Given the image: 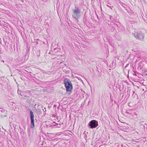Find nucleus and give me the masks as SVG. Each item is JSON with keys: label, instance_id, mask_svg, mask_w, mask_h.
<instances>
[{"label": "nucleus", "instance_id": "1", "mask_svg": "<svg viewBox=\"0 0 147 147\" xmlns=\"http://www.w3.org/2000/svg\"><path fill=\"white\" fill-rule=\"evenodd\" d=\"M73 17L76 20H78L81 16L80 9L78 7H76L74 9L72 10Z\"/></svg>", "mask_w": 147, "mask_h": 147}, {"label": "nucleus", "instance_id": "10", "mask_svg": "<svg viewBox=\"0 0 147 147\" xmlns=\"http://www.w3.org/2000/svg\"><path fill=\"white\" fill-rule=\"evenodd\" d=\"M107 6H108L109 7L108 5H107Z\"/></svg>", "mask_w": 147, "mask_h": 147}, {"label": "nucleus", "instance_id": "6", "mask_svg": "<svg viewBox=\"0 0 147 147\" xmlns=\"http://www.w3.org/2000/svg\"><path fill=\"white\" fill-rule=\"evenodd\" d=\"M30 117L31 119H34V115L33 113V112L32 111H30Z\"/></svg>", "mask_w": 147, "mask_h": 147}, {"label": "nucleus", "instance_id": "9", "mask_svg": "<svg viewBox=\"0 0 147 147\" xmlns=\"http://www.w3.org/2000/svg\"><path fill=\"white\" fill-rule=\"evenodd\" d=\"M44 109H46V108L45 107L44 108Z\"/></svg>", "mask_w": 147, "mask_h": 147}, {"label": "nucleus", "instance_id": "3", "mask_svg": "<svg viewBox=\"0 0 147 147\" xmlns=\"http://www.w3.org/2000/svg\"><path fill=\"white\" fill-rule=\"evenodd\" d=\"M136 38H138L140 40H142L144 38V36L141 31H139L135 34H134Z\"/></svg>", "mask_w": 147, "mask_h": 147}, {"label": "nucleus", "instance_id": "2", "mask_svg": "<svg viewBox=\"0 0 147 147\" xmlns=\"http://www.w3.org/2000/svg\"><path fill=\"white\" fill-rule=\"evenodd\" d=\"M64 83L66 90L68 92L71 91L73 89V86L70 81L68 79H65L64 80Z\"/></svg>", "mask_w": 147, "mask_h": 147}, {"label": "nucleus", "instance_id": "8", "mask_svg": "<svg viewBox=\"0 0 147 147\" xmlns=\"http://www.w3.org/2000/svg\"><path fill=\"white\" fill-rule=\"evenodd\" d=\"M5 111L4 110H1V112L3 113V112H4Z\"/></svg>", "mask_w": 147, "mask_h": 147}, {"label": "nucleus", "instance_id": "7", "mask_svg": "<svg viewBox=\"0 0 147 147\" xmlns=\"http://www.w3.org/2000/svg\"><path fill=\"white\" fill-rule=\"evenodd\" d=\"M62 132H58L55 135L56 136H60L62 134Z\"/></svg>", "mask_w": 147, "mask_h": 147}, {"label": "nucleus", "instance_id": "5", "mask_svg": "<svg viewBox=\"0 0 147 147\" xmlns=\"http://www.w3.org/2000/svg\"><path fill=\"white\" fill-rule=\"evenodd\" d=\"M34 119H31V128H34Z\"/></svg>", "mask_w": 147, "mask_h": 147}, {"label": "nucleus", "instance_id": "11", "mask_svg": "<svg viewBox=\"0 0 147 147\" xmlns=\"http://www.w3.org/2000/svg\"><path fill=\"white\" fill-rule=\"evenodd\" d=\"M4 117H6V115H4Z\"/></svg>", "mask_w": 147, "mask_h": 147}, {"label": "nucleus", "instance_id": "4", "mask_svg": "<svg viewBox=\"0 0 147 147\" xmlns=\"http://www.w3.org/2000/svg\"><path fill=\"white\" fill-rule=\"evenodd\" d=\"M89 125L91 128H96L98 125V122L95 120L91 121L89 123Z\"/></svg>", "mask_w": 147, "mask_h": 147}]
</instances>
